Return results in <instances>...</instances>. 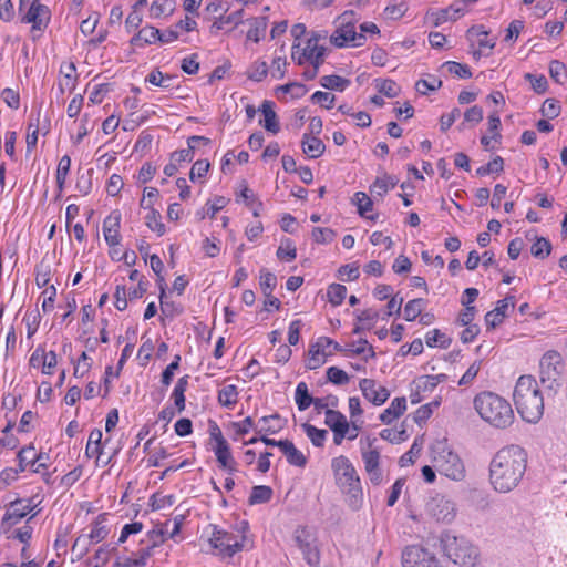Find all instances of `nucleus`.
I'll use <instances>...</instances> for the list:
<instances>
[{"instance_id": "nucleus-38", "label": "nucleus", "mask_w": 567, "mask_h": 567, "mask_svg": "<svg viewBox=\"0 0 567 567\" xmlns=\"http://www.w3.org/2000/svg\"><path fill=\"white\" fill-rule=\"evenodd\" d=\"M426 306V300L422 298H416L410 300L404 307V319L406 321H413L419 316L422 315L423 309Z\"/></svg>"}, {"instance_id": "nucleus-29", "label": "nucleus", "mask_w": 567, "mask_h": 567, "mask_svg": "<svg viewBox=\"0 0 567 567\" xmlns=\"http://www.w3.org/2000/svg\"><path fill=\"white\" fill-rule=\"evenodd\" d=\"M272 497V488L267 485L254 486L248 498L249 505L268 503Z\"/></svg>"}, {"instance_id": "nucleus-51", "label": "nucleus", "mask_w": 567, "mask_h": 567, "mask_svg": "<svg viewBox=\"0 0 567 567\" xmlns=\"http://www.w3.org/2000/svg\"><path fill=\"white\" fill-rule=\"evenodd\" d=\"M460 9H455L452 6L442 10H439L435 13H432L434 17L435 25L442 24L449 20H456L460 17Z\"/></svg>"}, {"instance_id": "nucleus-40", "label": "nucleus", "mask_w": 567, "mask_h": 567, "mask_svg": "<svg viewBox=\"0 0 567 567\" xmlns=\"http://www.w3.org/2000/svg\"><path fill=\"white\" fill-rule=\"evenodd\" d=\"M238 398L237 386L229 384L218 391V402L226 408H233Z\"/></svg>"}, {"instance_id": "nucleus-35", "label": "nucleus", "mask_w": 567, "mask_h": 567, "mask_svg": "<svg viewBox=\"0 0 567 567\" xmlns=\"http://www.w3.org/2000/svg\"><path fill=\"white\" fill-rule=\"evenodd\" d=\"M353 203L357 205L358 213L361 217L375 220V216L367 215L368 212L372 210L373 202L365 193L357 192L353 197Z\"/></svg>"}, {"instance_id": "nucleus-16", "label": "nucleus", "mask_w": 567, "mask_h": 567, "mask_svg": "<svg viewBox=\"0 0 567 567\" xmlns=\"http://www.w3.org/2000/svg\"><path fill=\"white\" fill-rule=\"evenodd\" d=\"M30 512V505H22L21 499L10 503L7 513L1 520V528L7 532L12 525L19 523Z\"/></svg>"}, {"instance_id": "nucleus-18", "label": "nucleus", "mask_w": 567, "mask_h": 567, "mask_svg": "<svg viewBox=\"0 0 567 567\" xmlns=\"http://www.w3.org/2000/svg\"><path fill=\"white\" fill-rule=\"evenodd\" d=\"M120 221L121 215L116 212L109 215L103 221L104 238L107 245L111 247L120 244Z\"/></svg>"}, {"instance_id": "nucleus-27", "label": "nucleus", "mask_w": 567, "mask_h": 567, "mask_svg": "<svg viewBox=\"0 0 567 567\" xmlns=\"http://www.w3.org/2000/svg\"><path fill=\"white\" fill-rule=\"evenodd\" d=\"M103 522H105V514H100L94 520L91 532L85 535L92 544L100 543L106 538L109 529L103 525Z\"/></svg>"}, {"instance_id": "nucleus-24", "label": "nucleus", "mask_w": 567, "mask_h": 567, "mask_svg": "<svg viewBox=\"0 0 567 567\" xmlns=\"http://www.w3.org/2000/svg\"><path fill=\"white\" fill-rule=\"evenodd\" d=\"M280 450L287 457L290 465L305 467L307 464V457L299 451L291 441L280 444Z\"/></svg>"}, {"instance_id": "nucleus-3", "label": "nucleus", "mask_w": 567, "mask_h": 567, "mask_svg": "<svg viewBox=\"0 0 567 567\" xmlns=\"http://www.w3.org/2000/svg\"><path fill=\"white\" fill-rule=\"evenodd\" d=\"M331 468L336 484L346 496L349 507L358 511L362 506L363 492L360 476L352 462L344 455L332 458Z\"/></svg>"}, {"instance_id": "nucleus-20", "label": "nucleus", "mask_w": 567, "mask_h": 567, "mask_svg": "<svg viewBox=\"0 0 567 567\" xmlns=\"http://www.w3.org/2000/svg\"><path fill=\"white\" fill-rule=\"evenodd\" d=\"M140 206L144 209H148L150 212L145 216L146 226L155 231L158 236H163L166 231L165 225L161 221V214L158 210L154 209L151 204H145V199L142 198Z\"/></svg>"}, {"instance_id": "nucleus-48", "label": "nucleus", "mask_w": 567, "mask_h": 567, "mask_svg": "<svg viewBox=\"0 0 567 567\" xmlns=\"http://www.w3.org/2000/svg\"><path fill=\"white\" fill-rule=\"evenodd\" d=\"M504 171V159L501 156L494 157L486 165L476 169V175L485 176L489 174H499Z\"/></svg>"}, {"instance_id": "nucleus-19", "label": "nucleus", "mask_w": 567, "mask_h": 567, "mask_svg": "<svg viewBox=\"0 0 567 567\" xmlns=\"http://www.w3.org/2000/svg\"><path fill=\"white\" fill-rule=\"evenodd\" d=\"M302 152L309 157V158H318L320 157L324 150L326 145L323 142L315 135H310L308 133H305L301 141Z\"/></svg>"}, {"instance_id": "nucleus-2", "label": "nucleus", "mask_w": 567, "mask_h": 567, "mask_svg": "<svg viewBox=\"0 0 567 567\" xmlns=\"http://www.w3.org/2000/svg\"><path fill=\"white\" fill-rule=\"evenodd\" d=\"M514 403L522 419L537 423L544 413V398L537 381L532 375H522L514 389Z\"/></svg>"}, {"instance_id": "nucleus-34", "label": "nucleus", "mask_w": 567, "mask_h": 567, "mask_svg": "<svg viewBox=\"0 0 567 567\" xmlns=\"http://www.w3.org/2000/svg\"><path fill=\"white\" fill-rule=\"evenodd\" d=\"M324 423L332 430L338 429H350L346 416L337 410H326Z\"/></svg>"}, {"instance_id": "nucleus-11", "label": "nucleus", "mask_w": 567, "mask_h": 567, "mask_svg": "<svg viewBox=\"0 0 567 567\" xmlns=\"http://www.w3.org/2000/svg\"><path fill=\"white\" fill-rule=\"evenodd\" d=\"M426 514L440 523L450 524L456 516L455 504L443 495L431 497L425 505Z\"/></svg>"}, {"instance_id": "nucleus-39", "label": "nucleus", "mask_w": 567, "mask_h": 567, "mask_svg": "<svg viewBox=\"0 0 567 567\" xmlns=\"http://www.w3.org/2000/svg\"><path fill=\"white\" fill-rule=\"evenodd\" d=\"M374 85L379 93L388 97H395L399 95L401 91L400 86L395 83V81L391 79H375Z\"/></svg>"}, {"instance_id": "nucleus-25", "label": "nucleus", "mask_w": 567, "mask_h": 567, "mask_svg": "<svg viewBox=\"0 0 567 567\" xmlns=\"http://www.w3.org/2000/svg\"><path fill=\"white\" fill-rule=\"evenodd\" d=\"M487 35L488 32L483 25L472 27L467 30V38L470 41L475 42L480 49L487 48L492 50L495 47V41L488 40Z\"/></svg>"}, {"instance_id": "nucleus-33", "label": "nucleus", "mask_w": 567, "mask_h": 567, "mask_svg": "<svg viewBox=\"0 0 567 567\" xmlns=\"http://www.w3.org/2000/svg\"><path fill=\"white\" fill-rule=\"evenodd\" d=\"M350 81L340 75L331 74L324 75L320 79V85L328 90L344 91L348 87Z\"/></svg>"}, {"instance_id": "nucleus-53", "label": "nucleus", "mask_w": 567, "mask_h": 567, "mask_svg": "<svg viewBox=\"0 0 567 567\" xmlns=\"http://www.w3.org/2000/svg\"><path fill=\"white\" fill-rule=\"evenodd\" d=\"M268 73V65L265 61H256L248 71V78L252 81H262Z\"/></svg>"}, {"instance_id": "nucleus-22", "label": "nucleus", "mask_w": 567, "mask_h": 567, "mask_svg": "<svg viewBox=\"0 0 567 567\" xmlns=\"http://www.w3.org/2000/svg\"><path fill=\"white\" fill-rule=\"evenodd\" d=\"M196 141H203L204 145H208L210 143V140L208 137L193 135L187 140L188 148L174 152L171 156V159L175 163L190 162L194 157Z\"/></svg>"}, {"instance_id": "nucleus-49", "label": "nucleus", "mask_w": 567, "mask_h": 567, "mask_svg": "<svg viewBox=\"0 0 567 567\" xmlns=\"http://www.w3.org/2000/svg\"><path fill=\"white\" fill-rule=\"evenodd\" d=\"M442 68H445L449 73L461 79H470L472 76L471 69L466 64L455 61H447L443 63Z\"/></svg>"}, {"instance_id": "nucleus-26", "label": "nucleus", "mask_w": 567, "mask_h": 567, "mask_svg": "<svg viewBox=\"0 0 567 567\" xmlns=\"http://www.w3.org/2000/svg\"><path fill=\"white\" fill-rule=\"evenodd\" d=\"M102 436L103 434L101 430L94 429L93 431H91L85 449V454L89 458H100L101 455L103 454V449L101 446Z\"/></svg>"}, {"instance_id": "nucleus-55", "label": "nucleus", "mask_w": 567, "mask_h": 567, "mask_svg": "<svg viewBox=\"0 0 567 567\" xmlns=\"http://www.w3.org/2000/svg\"><path fill=\"white\" fill-rule=\"evenodd\" d=\"M311 235L317 244H329L333 240L336 233L331 228L315 227Z\"/></svg>"}, {"instance_id": "nucleus-58", "label": "nucleus", "mask_w": 567, "mask_h": 567, "mask_svg": "<svg viewBox=\"0 0 567 567\" xmlns=\"http://www.w3.org/2000/svg\"><path fill=\"white\" fill-rule=\"evenodd\" d=\"M327 378L330 382L337 385H342L349 382V375L337 367L327 369Z\"/></svg>"}, {"instance_id": "nucleus-45", "label": "nucleus", "mask_w": 567, "mask_h": 567, "mask_svg": "<svg viewBox=\"0 0 567 567\" xmlns=\"http://www.w3.org/2000/svg\"><path fill=\"white\" fill-rule=\"evenodd\" d=\"M277 257L280 260L292 261L297 257V249L290 238L281 240V245L277 250Z\"/></svg>"}, {"instance_id": "nucleus-56", "label": "nucleus", "mask_w": 567, "mask_h": 567, "mask_svg": "<svg viewBox=\"0 0 567 567\" xmlns=\"http://www.w3.org/2000/svg\"><path fill=\"white\" fill-rule=\"evenodd\" d=\"M115 547H110V545L101 546L94 554L92 559L93 567H102L109 561L110 554L115 550Z\"/></svg>"}, {"instance_id": "nucleus-54", "label": "nucleus", "mask_w": 567, "mask_h": 567, "mask_svg": "<svg viewBox=\"0 0 567 567\" xmlns=\"http://www.w3.org/2000/svg\"><path fill=\"white\" fill-rule=\"evenodd\" d=\"M280 419V415L278 413H275L272 415L262 416L259 420V423H261L260 429L257 431V433H270L275 434L281 430L280 425H274L270 424L271 421H278Z\"/></svg>"}, {"instance_id": "nucleus-14", "label": "nucleus", "mask_w": 567, "mask_h": 567, "mask_svg": "<svg viewBox=\"0 0 567 567\" xmlns=\"http://www.w3.org/2000/svg\"><path fill=\"white\" fill-rule=\"evenodd\" d=\"M51 19V12L45 4L40 3L39 0H33L28 12L21 19L23 23H31L32 31H43Z\"/></svg>"}, {"instance_id": "nucleus-46", "label": "nucleus", "mask_w": 567, "mask_h": 567, "mask_svg": "<svg viewBox=\"0 0 567 567\" xmlns=\"http://www.w3.org/2000/svg\"><path fill=\"white\" fill-rule=\"evenodd\" d=\"M551 251V244L548 239L544 237H539L536 239V241L532 245L530 254L535 258L545 259L549 256Z\"/></svg>"}, {"instance_id": "nucleus-5", "label": "nucleus", "mask_w": 567, "mask_h": 567, "mask_svg": "<svg viewBox=\"0 0 567 567\" xmlns=\"http://www.w3.org/2000/svg\"><path fill=\"white\" fill-rule=\"evenodd\" d=\"M444 554L461 567H475L480 559V551L470 540L450 533L441 536Z\"/></svg>"}, {"instance_id": "nucleus-4", "label": "nucleus", "mask_w": 567, "mask_h": 567, "mask_svg": "<svg viewBox=\"0 0 567 567\" xmlns=\"http://www.w3.org/2000/svg\"><path fill=\"white\" fill-rule=\"evenodd\" d=\"M474 408L484 421L495 427L505 429L514 421L511 404L496 393L482 392L477 394L474 399Z\"/></svg>"}, {"instance_id": "nucleus-61", "label": "nucleus", "mask_w": 567, "mask_h": 567, "mask_svg": "<svg viewBox=\"0 0 567 567\" xmlns=\"http://www.w3.org/2000/svg\"><path fill=\"white\" fill-rule=\"evenodd\" d=\"M560 106L556 100L547 99L540 109V113L543 116L547 118H555L559 115Z\"/></svg>"}, {"instance_id": "nucleus-32", "label": "nucleus", "mask_w": 567, "mask_h": 567, "mask_svg": "<svg viewBox=\"0 0 567 567\" xmlns=\"http://www.w3.org/2000/svg\"><path fill=\"white\" fill-rule=\"evenodd\" d=\"M398 183V179L390 175L378 177L370 187V192L378 196H383L390 188H393Z\"/></svg>"}, {"instance_id": "nucleus-63", "label": "nucleus", "mask_w": 567, "mask_h": 567, "mask_svg": "<svg viewBox=\"0 0 567 567\" xmlns=\"http://www.w3.org/2000/svg\"><path fill=\"white\" fill-rule=\"evenodd\" d=\"M91 544L92 543L89 540V538L84 534H82L75 539L72 546V551L76 553V556L79 558H82L84 555L87 554Z\"/></svg>"}, {"instance_id": "nucleus-57", "label": "nucleus", "mask_w": 567, "mask_h": 567, "mask_svg": "<svg viewBox=\"0 0 567 567\" xmlns=\"http://www.w3.org/2000/svg\"><path fill=\"white\" fill-rule=\"evenodd\" d=\"M210 164L207 159H198L196 161L189 172V178L192 182H195L197 178L205 177Z\"/></svg>"}, {"instance_id": "nucleus-8", "label": "nucleus", "mask_w": 567, "mask_h": 567, "mask_svg": "<svg viewBox=\"0 0 567 567\" xmlns=\"http://www.w3.org/2000/svg\"><path fill=\"white\" fill-rule=\"evenodd\" d=\"M563 367L561 355L556 351H547L539 362L540 382L549 390L557 388Z\"/></svg>"}, {"instance_id": "nucleus-23", "label": "nucleus", "mask_w": 567, "mask_h": 567, "mask_svg": "<svg viewBox=\"0 0 567 567\" xmlns=\"http://www.w3.org/2000/svg\"><path fill=\"white\" fill-rule=\"evenodd\" d=\"M272 106H274V102L265 100L262 102L261 106L259 107V111L264 114V117H265L264 127L268 132H270L272 134H277L280 130V126H279L277 114L274 111Z\"/></svg>"}, {"instance_id": "nucleus-50", "label": "nucleus", "mask_w": 567, "mask_h": 567, "mask_svg": "<svg viewBox=\"0 0 567 567\" xmlns=\"http://www.w3.org/2000/svg\"><path fill=\"white\" fill-rule=\"evenodd\" d=\"M442 86V81L434 75H430L429 80L421 79L415 83V90L425 95L427 91H435Z\"/></svg>"}, {"instance_id": "nucleus-30", "label": "nucleus", "mask_w": 567, "mask_h": 567, "mask_svg": "<svg viewBox=\"0 0 567 567\" xmlns=\"http://www.w3.org/2000/svg\"><path fill=\"white\" fill-rule=\"evenodd\" d=\"M20 472L25 470L27 464H34L35 462L41 461V455H37L35 449L33 445L22 447L17 455Z\"/></svg>"}, {"instance_id": "nucleus-47", "label": "nucleus", "mask_w": 567, "mask_h": 567, "mask_svg": "<svg viewBox=\"0 0 567 567\" xmlns=\"http://www.w3.org/2000/svg\"><path fill=\"white\" fill-rule=\"evenodd\" d=\"M277 285V277L267 269L260 270V288L266 297H270Z\"/></svg>"}, {"instance_id": "nucleus-12", "label": "nucleus", "mask_w": 567, "mask_h": 567, "mask_svg": "<svg viewBox=\"0 0 567 567\" xmlns=\"http://www.w3.org/2000/svg\"><path fill=\"white\" fill-rule=\"evenodd\" d=\"M403 567H440L435 555L420 546H409L402 554Z\"/></svg>"}, {"instance_id": "nucleus-62", "label": "nucleus", "mask_w": 567, "mask_h": 567, "mask_svg": "<svg viewBox=\"0 0 567 567\" xmlns=\"http://www.w3.org/2000/svg\"><path fill=\"white\" fill-rule=\"evenodd\" d=\"M174 76L172 75H164L159 70H153L147 76L146 82L161 86V87H169V84H164V81H173Z\"/></svg>"}, {"instance_id": "nucleus-59", "label": "nucleus", "mask_w": 567, "mask_h": 567, "mask_svg": "<svg viewBox=\"0 0 567 567\" xmlns=\"http://www.w3.org/2000/svg\"><path fill=\"white\" fill-rule=\"evenodd\" d=\"M549 74L555 82L563 83L566 79L565 64L558 60L551 61L549 64Z\"/></svg>"}, {"instance_id": "nucleus-42", "label": "nucleus", "mask_w": 567, "mask_h": 567, "mask_svg": "<svg viewBox=\"0 0 567 567\" xmlns=\"http://www.w3.org/2000/svg\"><path fill=\"white\" fill-rule=\"evenodd\" d=\"M71 168V158L68 155L61 157L58 169H56V186L59 188V195L64 188L66 176Z\"/></svg>"}, {"instance_id": "nucleus-17", "label": "nucleus", "mask_w": 567, "mask_h": 567, "mask_svg": "<svg viewBox=\"0 0 567 567\" xmlns=\"http://www.w3.org/2000/svg\"><path fill=\"white\" fill-rule=\"evenodd\" d=\"M326 35H320L317 33H312V35L307 40L306 47L302 49L301 53L297 56L296 49L300 47V44L292 45V59L297 62V64L302 65L305 63L306 58H313L318 51L323 48L319 45L318 42L320 39H324Z\"/></svg>"}, {"instance_id": "nucleus-13", "label": "nucleus", "mask_w": 567, "mask_h": 567, "mask_svg": "<svg viewBox=\"0 0 567 567\" xmlns=\"http://www.w3.org/2000/svg\"><path fill=\"white\" fill-rule=\"evenodd\" d=\"M365 41V35L358 33L353 23H342L330 37V42L342 48L352 43L353 47H360Z\"/></svg>"}, {"instance_id": "nucleus-15", "label": "nucleus", "mask_w": 567, "mask_h": 567, "mask_svg": "<svg viewBox=\"0 0 567 567\" xmlns=\"http://www.w3.org/2000/svg\"><path fill=\"white\" fill-rule=\"evenodd\" d=\"M359 388L363 396L374 405L383 404L390 396L389 390L382 385H378L373 379H362L359 383Z\"/></svg>"}, {"instance_id": "nucleus-31", "label": "nucleus", "mask_w": 567, "mask_h": 567, "mask_svg": "<svg viewBox=\"0 0 567 567\" xmlns=\"http://www.w3.org/2000/svg\"><path fill=\"white\" fill-rule=\"evenodd\" d=\"M267 29V18L266 17H257L250 20V29L247 32V39L252 40L255 42L260 41V39L265 35Z\"/></svg>"}, {"instance_id": "nucleus-37", "label": "nucleus", "mask_w": 567, "mask_h": 567, "mask_svg": "<svg viewBox=\"0 0 567 567\" xmlns=\"http://www.w3.org/2000/svg\"><path fill=\"white\" fill-rule=\"evenodd\" d=\"M322 343L320 340L318 342L310 346L309 349V360L307 362V368L310 370H316L320 368L324 363V353L321 351Z\"/></svg>"}, {"instance_id": "nucleus-44", "label": "nucleus", "mask_w": 567, "mask_h": 567, "mask_svg": "<svg viewBox=\"0 0 567 567\" xmlns=\"http://www.w3.org/2000/svg\"><path fill=\"white\" fill-rule=\"evenodd\" d=\"M347 295V288L340 284H331L327 290V298L333 306H340Z\"/></svg>"}, {"instance_id": "nucleus-41", "label": "nucleus", "mask_w": 567, "mask_h": 567, "mask_svg": "<svg viewBox=\"0 0 567 567\" xmlns=\"http://www.w3.org/2000/svg\"><path fill=\"white\" fill-rule=\"evenodd\" d=\"M244 10H237L228 16H220L213 24L212 30H221L226 24L238 25L243 23Z\"/></svg>"}, {"instance_id": "nucleus-60", "label": "nucleus", "mask_w": 567, "mask_h": 567, "mask_svg": "<svg viewBox=\"0 0 567 567\" xmlns=\"http://www.w3.org/2000/svg\"><path fill=\"white\" fill-rule=\"evenodd\" d=\"M278 91L284 93H290L292 97L299 99L307 93V87L298 82L287 83L278 87Z\"/></svg>"}, {"instance_id": "nucleus-28", "label": "nucleus", "mask_w": 567, "mask_h": 567, "mask_svg": "<svg viewBox=\"0 0 567 567\" xmlns=\"http://www.w3.org/2000/svg\"><path fill=\"white\" fill-rule=\"evenodd\" d=\"M425 343L430 348L440 347L447 349L452 343V339L441 330L433 329L425 334Z\"/></svg>"}, {"instance_id": "nucleus-43", "label": "nucleus", "mask_w": 567, "mask_h": 567, "mask_svg": "<svg viewBox=\"0 0 567 567\" xmlns=\"http://www.w3.org/2000/svg\"><path fill=\"white\" fill-rule=\"evenodd\" d=\"M302 429L315 446L320 447L323 445L326 437L328 435V432L326 430L317 429L316 426L309 423L302 424Z\"/></svg>"}, {"instance_id": "nucleus-52", "label": "nucleus", "mask_w": 567, "mask_h": 567, "mask_svg": "<svg viewBox=\"0 0 567 567\" xmlns=\"http://www.w3.org/2000/svg\"><path fill=\"white\" fill-rule=\"evenodd\" d=\"M214 453L220 466H229V463H235V460L231 455L229 444H223L220 446L214 447Z\"/></svg>"}, {"instance_id": "nucleus-7", "label": "nucleus", "mask_w": 567, "mask_h": 567, "mask_svg": "<svg viewBox=\"0 0 567 567\" xmlns=\"http://www.w3.org/2000/svg\"><path fill=\"white\" fill-rule=\"evenodd\" d=\"M213 532L209 537V544L218 550L223 557L231 558L236 553L244 548L246 535H235L224 529H219L216 525H212Z\"/></svg>"}, {"instance_id": "nucleus-10", "label": "nucleus", "mask_w": 567, "mask_h": 567, "mask_svg": "<svg viewBox=\"0 0 567 567\" xmlns=\"http://www.w3.org/2000/svg\"><path fill=\"white\" fill-rule=\"evenodd\" d=\"M293 540L302 551L305 560L311 567H319L320 555L313 534L307 527H297L293 532Z\"/></svg>"}, {"instance_id": "nucleus-64", "label": "nucleus", "mask_w": 567, "mask_h": 567, "mask_svg": "<svg viewBox=\"0 0 567 567\" xmlns=\"http://www.w3.org/2000/svg\"><path fill=\"white\" fill-rule=\"evenodd\" d=\"M1 96H2V100L4 101V103L13 109V110H18L19 106H20V96H19V93L10 87H7L2 91L1 93Z\"/></svg>"}, {"instance_id": "nucleus-36", "label": "nucleus", "mask_w": 567, "mask_h": 567, "mask_svg": "<svg viewBox=\"0 0 567 567\" xmlns=\"http://www.w3.org/2000/svg\"><path fill=\"white\" fill-rule=\"evenodd\" d=\"M295 401L300 411L307 410L313 402L305 382L298 383L295 392Z\"/></svg>"}, {"instance_id": "nucleus-6", "label": "nucleus", "mask_w": 567, "mask_h": 567, "mask_svg": "<svg viewBox=\"0 0 567 567\" xmlns=\"http://www.w3.org/2000/svg\"><path fill=\"white\" fill-rule=\"evenodd\" d=\"M431 461L440 474L453 481H462L465 477L462 460L445 442L439 441L431 446Z\"/></svg>"}, {"instance_id": "nucleus-1", "label": "nucleus", "mask_w": 567, "mask_h": 567, "mask_svg": "<svg viewBox=\"0 0 567 567\" xmlns=\"http://www.w3.org/2000/svg\"><path fill=\"white\" fill-rule=\"evenodd\" d=\"M527 452L519 445L501 449L489 463V482L498 493H509L522 482L527 468Z\"/></svg>"}, {"instance_id": "nucleus-9", "label": "nucleus", "mask_w": 567, "mask_h": 567, "mask_svg": "<svg viewBox=\"0 0 567 567\" xmlns=\"http://www.w3.org/2000/svg\"><path fill=\"white\" fill-rule=\"evenodd\" d=\"M377 442V439L368 437L367 446L361 447V456L364 465V471L369 476L370 482L378 486L381 484L383 480V472L380 466L381 454L373 444Z\"/></svg>"}, {"instance_id": "nucleus-21", "label": "nucleus", "mask_w": 567, "mask_h": 567, "mask_svg": "<svg viewBox=\"0 0 567 567\" xmlns=\"http://www.w3.org/2000/svg\"><path fill=\"white\" fill-rule=\"evenodd\" d=\"M406 410V400L404 396L395 398L389 408H386L379 416L380 421L384 424L392 423L395 419L404 413Z\"/></svg>"}]
</instances>
